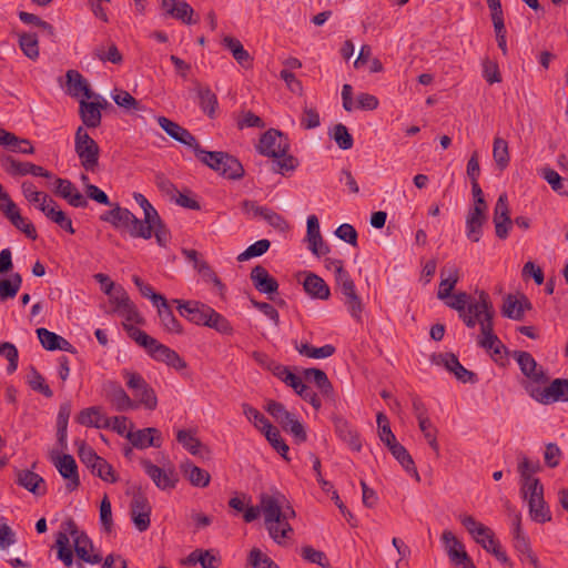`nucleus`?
<instances>
[{"label":"nucleus","mask_w":568,"mask_h":568,"mask_svg":"<svg viewBox=\"0 0 568 568\" xmlns=\"http://www.w3.org/2000/svg\"><path fill=\"white\" fill-rule=\"evenodd\" d=\"M103 393L109 403L118 412H126L129 409L138 408V402L130 398V396L118 382L108 381L104 383Z\"/></svg>","instance_id":"9d476101"},{"label":"nucleus","mask_w":568,"mask_h":568,"mask_svg":"<svg viewBox=\"0 0 568 568\" xmlns=\"http://www.w3.org/2000/svg\"><path fill=\"white\" fill-rule=\"evenodd\" d=\"M182 469L193 486L202 487V488L209 486L210 480H211V475L205 469H202V468L193 465L192 463L182 465Z\"/></svg>","instance_id":"4c0bfd02"},{"label":"nucleus","mask_w":568,"mask_h":568,"mask_svg":"<svg viewBox=\"0 0 568 568\" xmlns=\"http://www.w3.org/2000/svg\"><path fill=\"white\" fill-rule=\"evenodd\" d=\"M511 355L518 363L520 372L527 378L524 384L525 389L526 386L540 387V385H546L549 382L546 369L536 362L530 353L514 351Z\"/></svg>","instance_id":"f03ea898"},{"label":"nucleus","mask_w":568,"mask_h":568,"mask_svg":"<svg viewBox=\"0 0 568 568\" xmlns=\"http://www.w3.org/2000/svg\"><path fill=\"white\" fill-rule=\"evenodd\" d=\"M303 287L305 292L311 295L313 298L317 300H328L331 296V291L325 281L314 273H310L306 275Z\"/></svg>","instance_id":"c85d7f7f"},{"label":"nucleus","mask_w":568,"mask_h":568,"mask_svg":"<svg viewBox=\"0 0 568 568\" xmlns=\"http://www.w3.org/2000/svg\"><path fill=\"white\" fill-rule=\"evenodd\" d=\"M2 168L10 175H27L32 174L34 176H41L44 179H51L53 174L44 168L33 164L31 162H20L11 155H6L0 159Z\"/></svg>","instance_id":"0eeeda50"},{"label":"nucleus","mask_w":568,"mask_h":568,"mask_svg":"<svg viewBox=\"0 0 568 568\" xmlns=\"http://www.w3.org/2000/svg\"><path fill=\"white\" fill-rule=\"evenodd\" d=\"M389 452L408 474L413 475L417 481L420 480L419 474L410 454L402 444L398 443L397 445L390 446Z\"/></svg>","instance_id":"473e14b6"},{"label":"nucleus","mask_w":568,"mask_h":568,"mask_svg":"<svg viewBox=\"0 0 568 568\" xmlns=\"http://www.w3.org/2000/svg\"><path fill=\"white\" fill-rule=\"evenodd\" d=\"M158 122L171 139L190 148H193V145L196 143L197 140L194 138V135L168 118L159 116Z\"/></svg>","instance_id":"4be33fe9"},{"label":"nucleus","mask_w":568,"mask_h":568,"mask_svg":"<svg viewBox=\"0 0 568 568\" xmlns=\"http://www.w3.org/2000/svg\"><path fill=\"white\" fill-rule=\"evenodd\" d=\"M123 326L130 338H132L139 346L143 347L146 353H149L153 345H155L156 338L150 336L144 331L130 324H123Z\"/></svg>","instance_id":"c03bdc74"},{"label":"nucleus","mask_w":568,"mask_h":568,"mask_svg":"<svg viewBox=\"0 0 568 568\" xmlns=\"http://www.w3.org/2000/svg\"><path fill=\"white\" fill-rule=\"evenodd\" d=\"M132 281L138 287L141 295L145 298L151 300L154 306L162 302L163 298H166L164 295L154 292L153 287L150 284L145 283L140 276L133 275Z\"/></svg>","instance_id":"052dcab7"},{"label":"nucleus","mask_w":568,"mask_h":568,"mask_svg":"<svg viewBox=\"0 0 568 568\" xmlns=\"http://www.w3.org/2000/svg\"><path fill=\"white\" fill-rule=\"evenodd\" d=\"M295 348L301 355H304L310 358H326L332 356L336 351L335 346L331 344H326L322 347H314L308 343L297 344L296 342Z\"/></svg>","instance_id":"ea45409f"},{"label":"nucleus","mask_w":568,"mask_h":568,"mask_svg":"<svg viewBox=\"0 0 568 568\" xmlns=\"http://www.w3.org/2000/svg\"><path fill=\"white\" fill-rule=\"evenodd\" d=\"M131 518L139 531H145L150 527L151 506L145 495L139 490L133 495L130 505Z\"/></svg>","instance_id":"ddd939ff"},{"label":"nucleus","mask_w":568,"mask_h":568,"mask_svg":"<svg viewBox=\"0 0 568 568\" xmlns=\"http://www.w3.org/2000/svg\"><path fill=\"white\" fill-rule=\"evenodd\" d=\"M194 10L186 1H180L170 17L182 21L185 24H195L197 19H193Z\"/></svg>","instance_id":"69168bd1"},{"label":"nucleus","mask_w":568,"mask_h":568,"mask_svg":"<svg viewBox=\"0 0 568 568\" xmlns=\"http://www.w3.org/2000/svg\"><path fill=\"white\" fill-rule=\"evenodd\" d=\"M154 361L165 363L168 366L181 371L186 368V362L172 348L156 339L155 345L148 353Z\"/></svg>","instance_id":"f3484780"},{"label":"nucleus","mask_w":568,"mask_h":568,"mask_svg":"<svg viewBox=\"0 0 568 568\" xmlns=\"http://www.w3.org/2000/svg\"><path fill=\"white\" fill-rule=\"evenodd\" d=\"M22 277L19 273H13L10 278L0 280V300L13 298L20 290Z\"/></svg>","instance_id":"a19ab883"},{"label":"nucleus","mask_w":568,"mask_h":568,"mask_svg":"<svg viewBox=\"0 0 568 568\" xmlns=\"http://www.w3.org/2000/svg\"><path fill=\"white\" fill-rule=\"evenodd\" d=\"M545 387L526 386L531 398L542 405L568 402V378H555Z\"/></svg>","instance_id":"7ed1b4c3"},{"label":"nucleus","mask_w":568,"mask_h":568,"mask_svg":"<svg viewBox=\"0 0 568 568\" xmlns=\"http://www.w3.org/2000/svg\"><path fill=\"white\" fill-rule=\"evenodd\" d=\"M123 376L126 378V386L133 392L134 399L146 409L154 410L158 406V397L154 389L146 383V381L136 372L123 371Z\"/></svg>","instance_id":"20e7f679"},{"label":"nucleus","mask_w":568,"mask_h":568,"mask_svg":"<svg viewBox=\"0 0 568 568\" xmlns=\"http://www.w3.org/2000/svg\"><path fill=\"white\" fill-rule=\"evenodd\" d=\"M151 221V219L148 221L145 216L143 220H140L133 214L132 221L126 232L134 239L140 237L149 240L152 237V230L150 224Z\"/></svg>","instance_id":"37998d69"},{"label":"nucleus","mask_w":568,"mask_h":568,"mask_svg":"<svg viewBox=\"0 0 568 568\" xmlns=\"http://www.w3.org/2000/svg\"><path fill=\"white\" fill-rule=\"evenodd\" d=\"M243 414L245 417L253 422L254 426L262 433L266 429V425H272L270 420L256 408L247 403L242 404Z\"/></svg>","instance_id":"bf43d9fd"},{"label":"nucleus","mask_w":568,"mask_h":568,"mask_svg":"<svg viewBox=\"0 0 568 568\" xmlns=\"http://www.w3.org/2000/svg\"><path fill=\"white\" fill-rule=\"evenodd\" d=\"M75 420L87 427L109 428L111 426V419L102 414L99 406L82 409L77 415Z\"/></svg>","instance_id":"b1692460"},{"label":"nucleus","mask_w":568,"mask_h":568,"mask_svg":"<svg viewBox=\"0 0 568 568\" xmlns=\"http://www.w3.org/2000/svg\"><path fill=\"white\" fill-rule=\"evenodd\" d=\"M210 169L229 180H240L245 173L242 163L234 155L223 151L217 154Z\"/></svg>","instance_id":"1a4fd4ad"},{"label":"nucleus","mask_w":568,"mask_h":568,"mask_svg":"<svg viewBox=\"0 0 568 568\" xmlns=\"http://www.w3.org/2000/svg\"><path fill=\"white\" fill-rule=\"evenodd\" d=\"M132 216L133 213L129 209L121 207L119 203H114L112 209L104 212L100 219L110 223L114 229L128 231Z\"/></svg>","instance_id":"393cba45"},{"label":"nucleus","mask_w":568,"mask_h":568,"mask_svg":"<svg viewBox=\"0 0 568 568\" xmlns=\"http://www.w3.org/2000/svg\"><path fill=\"white\" fill-rule=\"evenodd\" d=\"M141 465L159 489L166 490L175 488L179 476L173 468L163 469L149 459H142Z\"/></svg>","instance_id":"6e6552de"},{"label":"nucleus","mask_w":568,"mask_h":568,"mask_svg":"<svg viewBox=\"0 0 568 568\" xmlns=\"http://www.w3.org/2000/svg\"><path fill=\"white\" fill-rule=\"evenodd\" d=\"M28 378V384L31 389L42 394L47 398H51L53 396V392L45 383L44 377L34 367H31V372Z\"/></svg>","instance_id":"5fc2aeb1"},{"label":"nucleus","mask_w":568,"mask_h":568,"mask_svg":"<svg viewBox=\"0 0 568 568\" xmlns=\"http://www.w3.org/2000/svg\"><path fill=\"white\" fill-rule=\"evenodd\" d=\"M467 313L480 318L481 315H485L487 312H489L494 306L489 298L488 293L485 291L478 292V301L477 302H470L468 301V304L466 305Z\"/></svg>","instance_id":"79ce46f5"},{"label":"nucleus","mask_w":568,"mask_h":568,"mask_svg":"<svg viewBox=\"0 0 568 568\" xmlns=\"http://www.w3.org/2000/svg\"><path fill=\"white\" fill-rule=\"evenodd\" d=\"M487 213L479 209H470L466 216V235L473 243H478L483 235V226L487 222Z\"/></svg>","instance_id":"5701e85b"},{"label":"nucleus","mask_w":568,"mask_h":568,"mask_svg":"<svg viewBox=\"0 0 568 568\" xmlns=\"http://www.w3.org/2000/svg\"><path fill=\"white\" fill-rule=\"evenodd\" d=\"M494 314H495V311L493 307L489 312H487L484 315L483 320L479 318L481 337L478 339V345L480 347H490L491 341L494 342V338L496 339L497 335L494 332V322H493Z\"/></svg>","instance_id":"e433bc0d"},{"label":"nucleus","mask_w":568,"mask_h":568,"mask_svg":"<svg viewBox=\"0 0 568 568\" xmlns=\"http://www.w3.org/2000/svg\"><path fill=\"white\" fill-rule=\"evenodd\" d=\"M306 381H313L321 394L328 400H334V388L326 373L320 368L311 367L303 371Z\"/></svg>","instance_id":"bb28decb"},{"label":"nucleus","mask_w":568,"mask_h":568,"mask_svg":"<svg viewBox=\"0 0 568 568\" xmlns=\"http://www.w3.org/2000/svg\"><path fill=\"white\" fill-rule=\"evenodd\" d=\"M38 338L43 348L47 351H58L60 343V335L53 333L44 327H40L36 331Z\"/></svg>","instance_id":"338daca9"},{"label":"nucleus","mask_w":568,"mask_h":568,"mask_svg":"<svg viewBox=\"0 0 568 568\" xmlns=\"http://www.w3.org/2000/svg\"><path fill=\"white\" fill-rule=\"evenodd\" d=\"M171 304L166 298H163L162 302L155 305L161 326L166 333L182 335L184 333L183 326L175 317Z\"/></svg>","instance_id":"aec40b11"},{"label":"nucleus","mask_w":568,"mask_h":568,"mask_svg":"<svg viewBox=\"0 0 568 568\" xmlns=\"http://www.w3.org/2000/svg\"><path fill=\"white\" fill-rule=\"evenodd\" d=\"M223 45L232 52L233 58L236 60L239 64H241L244 68H248L252 65L253 59L250 55V53L244 49L240 40L226 36L223 38Z\"/></svg>","instance_id":"7c9ffc66"},{"label":"nucleus","mask_w":568,"mask_h":568,"mask_svg":"<svg viewBox=\"0 0 568 568\" xmlns=\"http://www.w3.org/2000/svg\"><path fill=\"white\" fill-rule=\"evenodd\" d=\"M19 45L28 58L34 60L39 57V42L36 33H21L19 36Z\"/></svg>","instance_id":"09e8293b"},{"label":"nucleus","mask_w":568,"mask_h":568,"mask_svg":"<svg viewBox=\"0 0 568 568\" xmlns=\"http://www.w3.org/2000/svg\"><path fill=\"white\" fill-rule=\"evenodd\" d=\"M418 426L423 433L425 439L435 452L436 456H439V445L437 442V428L433 425L429 418L418 420Z\"/></svg>","instance_id":"6e6d98bb"},{"label":"nucleus","mask_w":568,"mask_h":568,"mask_svg":"<svg viewBox=\"0 0 568 568\" xmlns=\"http://www.w3.org/2000/svg\"><path fill=\"white\" fill-rule=\"evenodd\" d=\"M207 313V317L205 320V325L210 328H214L221 334L231 335L233 333V327L229 320L224 317L222 314L217 313L215 310L205 308Z\"/></svg>","instance_id":"58836bf2"},{"label":"nucleus","mask_w":568,"mask_h":568,"mask_svg":"<svg viewBox=\"0 0 568 568\" xmlns=\"http://www.w3.org/2000/svg\"><path fill=\"white\" fill-rule=\"evenodd\" d=\"M171 303L176 305L179 314L189 322L195 325H205L207 317L205 308H211V306L197 301H184L179 298H173Z\"/></svg>","instance_id":"4468645a"},{"label":"nucleus","mask_w":568,"mask_h":568,"mask_svg":"<svg viewBox=\"0 0 568 568\" xmlns=\"http://www.w3.org/2000/svg\"><path fill=\"white\" fill-rule=\"evenodd\" d=\"M65 531H68L74 541V551L80 560L89 564H99L102 561V557L99 554H90L93 549L92 540L88 537L84 531H80L77 524L72 518L67 519L63 523Z\"/></svg>","instance_id":"39448f33"},{"label":"nucleus","mask_w":568,"mask_h":568,"mask_svg":"<svg viewBox=\"0 0 568 568\" xmlns=\"http://www.w3.org/2000/svg\"><path fill=\"white\" fill-rule=\"evenodd\" d=\"M335 432L338 437L348 444V446L356 452L362 449V442L356 429H354L347 420L341 417L334 419Z\"/></svg>","instance_id":"cd10ccee"},{"label":"nucleus","mask_w":568,"mask_h":568,"mask_svg":"<svg viewBox=\"0 0 568 568\" xmlns=\"http://www.w3.org/2000/svg\"><path fill=\"white\" fill-rule=\"evenodd\" d=\"M325 263H334L335 268V280L341 287V292L345 290H349L355 285L354 281L352 280L349 273L344 270L343 261L342 260H334V258H325Z\"/></svg>","instance_id":"8fccbe9b"},{"label":"nucleus","mask_w":568,"mask_h":568,"mask_svg":"<svg viewBox=\"0 0 568 568\" xmlns=\"http://www.w3.org/2000/svg\"><path fill=\"white\" fill-rule=\"evenodd\" d=\"M493 156L497 168L504 171L509 163L508 144L505 140L500 138L494 140Z\"/></svg>","instance_id":"864d4df0"},{"label":"nucleus","mask_w":568,"mask_h":568,"mask_svg":"<svg viewBox=\"0 0 568 568\" xmlns=\"http://www.w3.org/2000/svg\"><path fill=\"white\" fill-rule=\"evenodd\" d=\"M268 534L271 538L278 545H282V539L290 538L293 532L292 526L288 524V520H284L273 524L267 527Z\"/></svg>","instance_id":"0e129e2a"},{"label":"nucleus","mask_w":568,"mask_h":568,"mask_svg":"<svg viewBox=\"0 0 568 568\" xmlns=\"http://www.w3.org/2000/svg\"><path fill=\"white\" fill-rule=\"evenodd\" d=\"M528 506L529 515L534 521L544 524L551 520V513L544 499V495L529 499Z\"/></svg>","instance_id":"f704fd0d"},{"label":"nucleus","mask_w":568,"mask_h":568,"mask_svg":"<svg viewBox=\"0 0 568 568\" xmlns=\"http://www.w3.org/2000/svg\"><path fill=\"white\" fill-rule=\"evenodd\" d=\"M125 438L138 449H144L150 446L159 448L162 445L161 433L154 427H146L135 432L129 430Z\"/></svg>","instance_id":"2eb2a0df"},{"label":"nucleus","mask_w":568,"mask_h":568,"mask_svg":"<svg viewBox=\"0 0 568 568\" xmlns=\"http://www.w3.org/2000/svg\"><path fill=\"white\" fill-rule=\"evenodd\" d=\"M94 55L100 61H103V62L109 61L114 64H120L123 61V57L114 43H111L109 45L108 51H105L102 45L97 47L94 49Z\"/></svg>","instance_id":"680f3d73"},{"label":"nucleus","mask_w":568,"mask_h":568,"mask_svg":"<svg viewBox=\"0 0 568 568\" xmlns=\"http://www.w3.org/2000/svg\"><path fill=\"white\" fill-rule=\"evenodd\" d=\"M446 268H442L440 275L444 276ZM459 280V270L456 266H452L447 270V276L440 281L437 297L439 300H446L452 295L454 287Z\"/></svg>","instance_id":"72a5a7b5"},{"label":"nucleus","mask_w":568,"mask_h":568,"mask_svg":"<svg viewBox=\"0 0 568 568\" xmlns=\"http://www.w3.org/2000/svg\"><path fill=\"white\" fill-rule=\"evenodd\" d=\"M281 498L285 499L282 495L276 497L268 494H262L260 496L261 511L264 514L266 527L280 523L281 517H283Z\"/></svg>","instance_id":"6ab92c4d"},{"label":"nucleus","mask_w":568,"mask_h":568,"mask_svg":"<svg viewBox=\"0 0 568 568\" xmlns=\"http://www.w3.org/2000/svg\"><path fill=\"white\" fill-rule=\"evenodd\" d=\"M290 144L284 138L283 133L275 129H270L264 132L256 145V150L260 154L267 158H277L283 155L284 152H288Z\"/></svg>","instance_id":"423d86ee"},{"label":"nucleus","mask_w":568,"mask_h":568,"mask_svg":"<svg viewBox=\"0 0 568 568\" xmlns=\"http://www.w3.org/2000/svg\"><path fill=\"white\" fill-rule=\"evenodd\" d=\"M51 460L60 475L68 480L67 489L69 491L75 490L80 486V478L78 474V465L73 456L69 454L60 456L51 453Z\"/></svg>","instance_id":"9b49d317"},{"label":"nucleus","mask_w":568,"mask_h":568,"mask_svg":"<svg viewBox=\"0 0 568 568\" xmlns=\"http://www.w3.org/2000/svg\"><path fill=\"white\" fill-rule=\"evenodd\" d=\"M248 564L253 568H278V566L258 548H253L250 551Z\"/></svg>","instance_id":"774afa93"},{"label":"nucleus","mask_w":568,"mask_h":568,"mask_svg":"<svg viewBox=\"0 0 568 568\" xmlns=\"http://www.w3.org/2000/svg\"><path fill=\"white\" fill-rule=\"evenodd\" d=\"M268 444L287 462H290L288 445L281 436L280 430L273 425H266V429L263 432Z\"/></svg>","instance_id":"c9c22d12"},{"label":"nucleus","mask_w":568,"mask_h":568,"mask_svg":"<svg viewBox=\"0 0 568 568\" xmlns=\"http://www.w3.org/2000/svg\"><path fill=\"white\" fill-rule=\"evenodd\" d=\"M17 484L36 496H43L47 493L44 479L29 469H22L17 473Z\"/></svg>","instance_id":"a878e982"},{"label":"nucleus","mask_w":568,"mask_h":568,"mask_svg":"<svg viewBox=\"0 0 568 568\" xmlns=\"http://www.w3.org/2000/svg\"><path fill=\"white\" fill-rule=\"evenodd\" d=\"M433 361L436 364H442L445 368L453 373L455 377L463 383L475 384L478 381L476 373L465 368L458 361V357L453 353L434 354Z\"/></svg>","instance_id":"f8f14e48"},{"label":"nucleus","mask_w":568,"mask_h":568,"mask_svg":"<svg viewBox=\"0 0 568 568\" xmlns=\"http://www.w3.org/2000/svg\"><path fill=\"white\" fill-rule=\"evenodd\" d=\"M58 204L49 195H43V202L40 203V211L45 214L48 219L58 224L61 229L70 234H74L75 230L72 226V221L67 214L57 210Z\"/></svg>","instance_id":"a211bd4d"},{"label":"nucleus","mask_w":568,"mask_h":568,"mask_svg":"<svg viewBox=\"0 0 568 568\" xmlns=\"http://www.w3.org/2000/svg\"><path fill=\"white\" fill-rule=\"evenodd\" d=\"M541 176L549 183L552 191L559 195H568V187L564 178L559 175L557 171L551 168H544L541 170Z\"/></svg>","instance_id":"a18cd8bd"},{"label":"nucleus","mask_w":568,"mask_h":568,"mask_svg":"<svg viewBox=\"0 0 568 568\" xmlns=\"http://www.w3.org/2000/svg\"><path fill=\"white\" fill-rule=\"evenodd\" d=\"M250 277L254 287L260 293L267 294L270 298L273 300L272 294L277 293L278 282L264 266H254L251 271Z\"/></svg>","instance_id":"dca6fc26"},{"label":"nucleus","mask_w":568,"mask_h":568,"mask_svg":"<svg viewBox=\"0 0 568 568\" xmlns=\"http://www.w3.org/2000/svg\"><path fill=\"white\" fill-rule=\"evenodd\" d=\"M342 294L345 296V304L347 305L352 317L359 322L361 314L363 312V303L356 293L355 285L349 290L343 291Z\"/></svg>","instance_id":"603ef678"},{"label":"nucleus","mask_w":568,"mask_h":568,"mask_svg":"<svg viewBox=\"0 0 568 568\" xmlns=\"http://www.w3.org/2000/svg\"><path fill=\"white\" fill-rule=\"evenodd\" d=\"M151 220L152 221L150 222V224H151L152 235L154 234L156 243L160 246L165 247L171 242V239H172L170 230L166 227V225L163 222V220L161 219L160 214L155 215L154 220L153 219H151Z\"/></svg>","instance_id":"de8ad7c7"},{"label":"nucleus","mask_w":568,"mask_h":568,"mask_svg":"<svg viewBox=\"0 0 568 568\" xmlns=\"http://www.w3.org/2000/svg\"><path fill=\"white\" fill-rule=\"evenodd\" d=\"M74 150L81 161V165L83 166V169L85 171L93 172L99 164V145L94 144L81 148H79V145H74Z\"/></svg>","instance_id":"2f4dec72"},{"label":"nucleus","mask_w":568,"mask_h":568,"mask_svg":"<svg viewBox=\"0 0 568 568\" xmlns=\"http://www.w3.org/2000/svg\"><path fill=\"white\" fill-rule=\"evenodd\" d=\"M532 305L527 296L521 295L520 300H517L516 296L508 294L501 307V313L505 317L521 321L525 316V311H530Z\"/></svg>","instance_id":"412c9836"},{"label":"nucleus","mask_w":568,"mask_h":568,"mask_svg":"<svg viewBox=\"0 0 568 568\" xmlns=\"http://www.w3.org/2000/svg\"><path fill=\"white\" fill-rule=\"evenodd\" d=\"M270 246L271 242L266 239L256 241L237 256V261L244 262L253 257L262 256L268 251Z\"/></svg>","instance_id":"4d7b16f0"},{"label":"nucleus","mask_w":568,"mask_h":568,"mask_svg":"<svg viewBox=\"0 0 568 568\" xmlns=\"http://www.w3.org/2000/svg\"><path fill=\"white\" fill-rule=\"evenodd\" d=\"M265 409L273 418H275L283 430H287L288 425L296 419L295 415L288 412L282 403L273 399L267 402Z\"/></svg>","instance_id":"c756f323"},{"label":"nucleus","mask_w":568,"mask_h":568,"mask_svg":"<svg viewBox=\"0 0 568 568\" xmlns=\"http://www.w3.org/2000/svg\"><path fill=\"white\" fill-rule=\"evenodd\" d=\"M176 440L192 455H197L203 447L202 442L192 430L180 429L176 434Z\"/></svg>","instance_id":"49530a36"},{"label":"nucleus","mask_w":568,"mask_h":568,"mask_svg":"<svg viewBox=\"0 0 568 568\" xmlns=\"http://www.w3.org/2000/svg\"><path fill=\"white\" fill-rule=\"evenodd\" d=\"M55 545L58 548V558L69 568L73 565V552L69 547V538L67 532L59 531Z\"/></svg>","instance_id":"3c124183"},{"label":"nucleus","mask_w":568,"mask_h":568,"mask_svg":"<svg viewBox=\"0 0 568 568\" xmlns=\"http://www.w3.org/2000/svg\"><path fill=\"white\" fill-rule=\"evenodd\" d=\"M91 473L104 481H118V477L112 465L109 464L103 457H100V459L95 463L94 468L91 469Z\"/></svg>","instance_id":"13d9d810"},{"label":"nucleus","mask_w":568,"mask_h":568,"mask_svg":"<svg viewBox=\"0 0 568 568\" xmlns=\"http://www.w3.org/2000/svg\"><path fill=\"white\" fill-rule=\"evenodd\" d=\"M59 83L68 95L79 100V106H111L103 95L91 89L88 80L78 70H68L65 82L59 78Z\"/></svg>","instance_id":"f257e3e1"},{"label":"nucleus","mask_w":568,"mask_h":568,"mask_svg":"<svg viewBox=\"0 0 568 568\" xmlns=\"http://www.w3.org/2000/svg\"><path fill=\"white\" fill-rule=\"evenodd\" d=\"M78 445V455L80 460L90 469L94 468L95 463L100 459L101 456H99L92 447L87 445L85 442L80 440L75 442Z\"/></svg>","instance_id":"e2e57ef3"}]
</instances>
